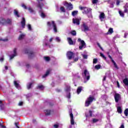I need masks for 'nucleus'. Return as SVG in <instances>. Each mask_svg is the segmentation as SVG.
<instances>
[{"label": "nucleus", "mask_w": 128, "mask_h": 128, "mask_svg": "<svg viewBox=\"0 0 128 128\" xmlns=\"http://www.w3.org/2000/svg\"><path fill=\"white\" fill-rule=\"evenodd\" d=\"M68 42L69 44L70 45H72L74 44V41L72 40V38H67Z\"/></svg>", "instance_id": "4be33fe9"}, {"label": "nucleus", "mask_w": 128, "mask_h": 128, "mask_svg": "<svg viewBox=\"0 0 128 128\" xmlns=\"http://www.w3.org/2000/svg\"><path fill=\"white\" fill-rule=\"evenodd\" d=\"M82 76L84 78V82H88L90 78V72L88 70L85 69L82 72Z\"/></svg>", "instance_id": "f257e3e1"}, {"label": "nucleus", "mask_w": 128, "mask_h": 128, "mask_svg": "<svg viewBox=\"0 0 128 128\" xmlns=\"http://www.w3.org/2000/svg\"><path fill=\"white\" fill-rule=\"evenodd\" d=\"M70 124L72 126L74 124V114H72V111L71 110L70 111Z\"/></svg>", "instance_id": "9b49d317"}, {"label": "nucleus", "mask_w": 128, "mask_h": 128, "mask_svg": "<svg viewBox=\"0 0 128 128\" xmlns=\"http://www.w3.org/2000/svg\"><path fill=\"white\" fill-rule=\"evenodd\" d=\"M66 56L68 60H72V58H74V53L68 51L67 52Z\"/></svg>", "instance_id": "9d476101"}, {"label": "nucleus", "mask_w": 128, "mask_h": 128, "mask_svg": "<svg viewBox=\"0 0 128 128\" xmlns=\"http://www.w3.org/2000/svg\"><path fill=\"white\" fill-rule=\"evenodd\" d=\"M94 68H95L96 70H100V68H102V66L100 64H98V65H96Z\"/></svg>", "instance_id": "72a5a7b5"}, {"label": "nucleus", "mask_w": 128, "mask_h": 128, "mask_svg": "<svg viewBox=\"0 0 128 128\" xmlns=\"http://www.w3.org/2000/svg\"><path fill=\"white\" fill-rule=\"evenodd\" d=\"M119 128H124V123H122Z\"/></svg>", "instance_id": "603ef678"}, {"label": "nucleus", "mask_w": 128, "mask_h": 128, "mask_svg": "<svg viewBox=\"0 0 128 128\" xmlns=\"http://www.w3.org/2000/svg\"><path fill=\"white\" fill-rule=\"evenodd\" d=\"M56 92H62V90L60 89L57 88L56 89Z\"/></svg>", "instance_id": "13d9d810"}, {"label": "nucleus", "mask_w": 128, "mask_h": 128, "mask_svg": "<svg viewBox=\"0 0 128 128\" xmlns=\"http://www.w3.org/2000/svg\"><path fill=\"white\" fill-rule=\"evenodd\" d=\"M72 22L74 24H77V26H80V19L78 18H73Z\"/></svg>", "instance_id": "dca6fc26"}, {"label": "nucleus", "mask_w": 128, "mask_h": 128, "mask_svg": "<svg viewBox=\"0 0 128 128\" xmlns=\"http://www.w3.org/2000/svg\"><path fill=\"white\" fill-rule=\"evenodd\" d=\"M80 10L83 14H90L88 18H92V9L86 7H81Z\"/></svg>", "instance_id": "20e7f679"}, {"label": "nucleus", "mask_w": 128, "mask_h": 128, "mask_svg": "<svg viewBox=\"0 0 128 128\" xmlns=\"http://www.w3.org/2000/svg\"><path fill=\"white\" fill-rule=\"evenodd\" d=\"M104 16H105L104 13L100 12L99 18L101 22H102V20H104Z\"/></svg>", "instance_id": "412c9836"}, {"label": "nucleus", "mask_w": 128, "mask_h": 128, "mask_svg": "<svg viewBox=\"0 0 128 128\" xmlns=\"http://www.w3.org/2000/svg\"><path fill=\"white\" fill-rule=\"evenodd\" d=\"M124 12H128V3H126L124 6Z\"/></svg>", "instance_id": "5701e85b"}, {"label": "nucleus", "mask_w": 128, "mask_h": 128, "mask_svg": "<svg viewBox=\"0 0 128 128\" xmlns=\"http://www.w3.org/2000/svg\"><path fill=\"white\" fill-rule=\"evenodd\" d=\"M16 48H14V54H13L10 57V60H12L14 56H17V54H16Z\"/></svg>", "instance_id": "a211bd4d"}, {"label": "nucleus", "mask_w": 128, "mask_h": 128, "mask_svg": "<svg viewBox=\"0 0 128 128\" xmlns=\"http://www.w3.org/2000/svg\"><path fill=\"white\" fill-rule=\"evenodd\" d=\"M76 92L78 94H80V86L78 87V88L77 89Z\"/></svg>", "instance_id": "e433bc0d"}, {"label": "nucleus", "mask_w": 128, "mask_h": 128, "mask_svg": "<svg viewBox=\"0 0 128 128\" xmlns=\"http://www.w3.org/2000/svg\"><path fill=\"white\" fill-rule=\"evenodd\" d=\"M24 52L28 54L29 58H32L36 56V53L34 52V51L30 50V49H26Z\"/></svg>", "instance_id": "0eeeda50"}, {"label": "nucleus", "mask_w": 128, "mask_h": 128, "mask_svg": "<svg viewBox=\"0 0 128 128\" xmlns=\"http://www.w3.org/2000/svg\"><path fill=\"white\" fill-rule=\"evenodd\" d=\"M22 27V28H26V18H22V20L20 22Z\"/></svg>", "instance_id": "f3484780"}, {"label": "nucleus", "mask_w": 128, "mask_h": 128, "mask_svg": "<svg viewBox=\"0 0 128 128\" xmlns=\"http://www.w3.org/2000/svg\"><path fill=\"white\" fill-rule=\"evenodd\" d=\"M98 2V0H92V3L94 4H96Z\"/></svg>", "instance_id": "5fc2aeb1"}, {"label": "nucleus", "mask_w": 128, "mask_h": 128, "mask_svg": "<svg viewBox=\"0 0 128 128\" xmlns=\"http://www.w3.org/2000/svg\"><path fill=\"white\" fill-rule=\"evenodd\" d=\"M97 45L100 48V50H104V49H102V46H100V43L98 42Z\"/></svg>", "instance_id": "a18cd8bd"}, {"label": "nucleus", "mask_w": 128, "mask_h": 128, "mask_svg": "<svg viewBox=\"0 0 128 128\" xmlns=\"http://www.w3.org/2000/svg\"><path fill=\"white\" fill-rule=\"evenodd\" d=\"M70 33L73 36H76V30H72V31L70 32Z\"/></svg>", "instance_id": "c756f323"}, {"label": "nucleus", "mask_w": 128, "mask_h": 128, "mask_svg": "<svg viewBox=\"0 0 128 128\" xmlns=\"http://www.w3.org/2000/svg\"><path fill=\"white\" fill-rule=\"evenodd\" d=\"M50 74V70H48L46 72V74L42 76V78H46Z\"/></svg>", "instance_id": "6ab92c4d"}, {"label": "nucleus", "mask_w": 128, "mask_h": 128, "mask_svg": "<svg viewBox=\"0 0 128 128\" xmlns=\"http://www.w3.org/2000/svg\"><path fill=\"white\" fill-rule=\"evenodd\" d=\"M64 90L66 92H70V86L68 85H66Z\"/></svg>", "instance_id": "aec40b11"}, {"label": "nucleus", "mask_w": 128, "mask_h": 128, "mask_svg": "<svg viewBox=\"0 0 128 128\" xmlns=\"http://www.w3.org/2000/svg\"><path fill=\"white\" fill-rule=\"evenodd\" d=\"M14 86L16 88H20V84L18 83V82L16 80L14 82Z\"/></svg>", "instance_id": "393cba45"}, {"label": "nucleus", "mask_w": 128, "mask_h": 128, "mask_svg": "<svg viewBox=\"0 0 128 128\" xmlns=\"http://www.w3.org/2000/svg\"><path fill=\"white\" fill-rule=\"evenodd\" d=\"M119 14L120 16H122V18H124V14L120 10H119Z\"/></svg>", "instance_id": "4c0bfd02"}, {"label": "nucleus", "mask_w": 128, "mask_h": 128, "mask_svg": "<svg viewBox=\"0 0 128 128\" xmlns=\"http://www.w3.org/2000/svg\"><path fill=\"white\" fill-rule=\"evenodd\" d=\"M100 56H102V58H103L104 60H106V56H104V55L102 53H100Z\"/></svg>", "instance_id": "c03bdc74"}, {"label": "nucleus", "mask_w": 128, "mask_h": 128, "mask_svg": "<svg viewBox=\"0 0 128 128\" xmlns=\"http://www.w3.org/2000/svg\"><path fill=\"white\" fill-rule=\"evenodd\" d=\"M28 28L29 30H32V26L30 25V24H28Z\"/></svg>", "instance_id": "79ce46f5"}, {"label": "nucleus", "mask_w": 128, "mask_h": 128, "mask_svg": "<svg viewBox=\"0 0 128 128\" xmlns=\"http://www.w3.org/2000/svg\"><path fill=\"white\" fill-rule=\"evenodd\" d=\"M117 110L118 114H122V108H120V106H118L117 108Z\"/></svg>", "instance_id": "473e14b6"}, {"label": "nucleus", "mask_w": 128, "mask_h": 128, "mask_svg": "<svg viewBox=\"0 0 128 128\" xmlns=\"http://www.w3.org/2000/svg\"><path fill=\"white\" fill-rule=\"evenodd\" d=\"M93 122H98V120L94 118L92 120Z\"/></svg>", "instance_id": "6e6d98bb"}, {"label": "nucleus", "mask_w": 128, "mask_h": 128, "mask_svg": "<svg viewBox=\"0 0 128 128\" xmlns=\"http://www.w3.org/2000/svg\"><path fill=\"white\" fill-rule=\"evenodd\" d=\"M38 4H37L36 7L38 8H40V12H41V16L42 18H46V14H44V12H42V6H44V3L42 2H40L39 0H38Z\"/></svg>", "instance_id": "39448f33"}, {"label": "nucleus", "mask_w": 128, "mask_h": 128, "mask_svg": "<svg viewBox=\"0 0 128 128\" xmlns=\"http://www.w3.org/2000/svg\"><path fill=\"white\" fill-rule=\"evenodd\" d=\"M56 40L58 42H60V37L57 36L56 38Z\"/></svg>", "instance_id": "ea45409f"}, {"label": "nucleus", "mask_w": 128, "mask_h": 128, "mask_svg": "<svg viewBox=\"0 0 128 128\" xmlns=\"http://www.w3.org/2000/svg\"><path fill=\"white\" fill-rule=\"evenodd\" d=\"M66 98L68 99L70 98V92H68V94L66 96Z\"/></svg>", "instance_id": "3c124183"}, {"label": "nucleus", "mask_w": 128, "mask_h": 128, "mask_svg": "<svg viewBox=\"0 0 128 128\" xmlns=\"http://www.w3.org/2000/svg\"><path fill=\"white\" fill-rule=\"evenodd\" d=\"M54 128H58V124H56L54 126Z\"/></svg>", "instance_id": "bf43d9fd"}, {"label": "nucleus", "mask_w": 128, "mask_h": 128, "mask_svg": "<svg viewBox=\"0 0 128 128\" xmlns=\"http://www.w3.org/2000/svg\"><path fill=\"white\" fill-rule=\"evenodd\" d=\"M108 58L111 60L112 62L114 68H116V70H118V65L116 64V63L112 60V56L110 55H108Z\"/></svg>", "instance_id": "4468645a"}, {"label": "nucleus", "mask_w": 128, "mask_h": 128, "mask_svg": "<svg viewBox=\"0 0 128 128\" xmlns=\"http://www.w3.org/2000/svg\"><path fill=\"white\" fill-rule=\"evenodd\" d=\"M52 40H54V38H52L50 39L49 41L50 42H52Z\"/></svg>", "instance_id": "0e129e2a"}, {"label": "nucleus", "mask_w": 128, "mask_h": 128, "mask_svg": "<svg viewBox=\"0 0 128 128\" xmlns=\"http://www.w3.org/2000/svg\"><path fill=\"white\" fill-rule=\"evenodd\" d=\"M48 106H54V104L50 102H48Z\"/></svg>", "instance_id": "09e8293b"}, {"label": "nucleus", "mask_w": 128, "mask_h": 128, "mask_svg": "<svg viewBox=\"0 0 128 128\" xmlns=\"http://www.w3.org/2000/svg\"><path fill=\"white\" fill-rule=\"evenodd\" d=\"M3 106H4V104H2V101L0 100V108H2Z\"/></svg>", "instance_id": "864d4df0"}, {"label": "nucleus", "mask_w": 128, "mask_h": 128, "mask_svg": "<svg viewBox=\"0 0 128 128\" xmlns=\"http://www.w3.org/2000/svg\"><path fill=\"white\" fill-rule=\"evenodd\" d=\"M14 124L17 128H20V126H18V122H16L14 123Z\"/></svg>", "instance_id": "49530a36"}, {"label": "nucleus", "mask_w": 128, "mask_h": 128, "mask_svg": "<svg viewBox=\"0 0 128 128\" xmlns=\"http://www.w3.org/2000/svg\"><path fill=\"white\" fill-rule=\"evenodd\" d=\"M60 10L61 12H66V9H64V7L61 6L60 8Z\"/></svg>", "instance_id": "f704fd0d"}, {"label": "nucleus", "mask_w": 128, "mask_h": 128, "mask_svg": "<svg viewBox=\"0 0 128 128\" xmlns=\"http://www.w3.org/2000/svg\"><path fill=\"white\" fill-rule=\"evenodd\" d=\"M44 59L46 62H50V58L48 56H44Z\"/></svg>", "instance_id": "7c9ffc66"}, {"label": "nucleus", "mask_w": 128, "mask_h": 128, "mask_svg": "<svg viewBox=\"0 0 128 128\" xmlns=\"http://www.w3.org/2000/svg\"><path fill=\"white\" fill-rule=\"evenodd\" d=\"M120 0H117L116 3V5L118 6V4H120Z\"/></svg>", "instance_id": "052dcab7"}, {"label": "nucleus", "mask_w": 128, "mask_h": 128, "mask_svg": "<svg viewBox=\"0 0 128 128\" xmlns=\"http://www.w3.org/2000/svg\"><path fill=\"white\" fill-rule=\"evenodd\" d=\"M64 6L66 7V10H72L74 8V6L70 2L68 3L67 2H65L64 4Z\"/></svg>", "instance_id": "6e6552de"}, {"label": "nucleus", "mask_w": 128, "mask_h": 128, "mask_svg": "<svg viewBox=\"0 0 128 128\" xmlns=\"http://www.w3.org/2000/svg\"><path fill=\"white\" fill-rule=\"evenodd\" d=\"M112 32H114V30L112 29V28H110L108 30L107 34H112Z\"/></svg>", "instance_id": "cd10ccee"}, {"label": "nucleus", "mask_w": 128, "mask_h": 128, "mask_svg": "<svg viewBox=\"0 0 128 128\" xmlns=\"http://www.w3.org/2000/svg\"><path fill=\"white\" fill-rule=\"evenodd\" d=\"M94 100H96V98L94 96H90L89 97L87 98V100L86 101L85 106H88L91 103L94 102Z\"/></svg>", "instance_id": "423d86ee"}, {"label": "nucleus", "mask_w": 128, "mask_h": 128, "mask_svg": "<svg viewBox=\"0 0 128 128\" xmlns=\"http://www.w3.org/2000/svg\"><path fill=\"white\" fill-rule=\"evenodd\" d=\"M14 14L16 16L17 18H20V14H18V12L16 10H14Z\"/></svg>", "instance_id": "bb28decb"}, {"label": "nucleus", "mask_w": 128, "mask_h": 128, "mask_svg": "<svg viewBox=\"0 0 128 128\" xmlns=\"http://www.w3.org/2000/svg\"><path fill=\"white\" fill-rule=\"evenodd\" d=\"M2 128H6V127L4 126L2 124L0 126Z\"/></svg>", "instance_id": "e2e57ef3"}, {"label": "nucleus", "mask_w": 128, "mask_h": 128, "mask_svg": "<svg viewBox=\"0 0 128 128\" xmlns=\"http://www.w3.org/2000/svg\"><path fill=\"white\" fill-rule=\"evenodd\" d=\"M12 19L7 18L6 20L3 17H0V24L1 26H6V24H9L12 26Z\"/></svg>", "instance_id": "f03ea898"}, {"label": "nucleus", "mask_w": 128, "mask_h": 128, "mask_svg": "<svg viewBox=\"0 0 128 128\" xmlns=\"http://www.w3.org/2000/svg\"><path fill=\"white\" fill-rule=\"evenodd\" d=\"M24 38V34H21L19 37H18V40H22Z\"/></svg>", "instance_id": "c85d7f7f"}, {"label": "nucleus", "mask_w": 128, "mask_h": 128, "mask_svg": "<svg viewBox=\"0 0 128 128\" xmlns=\"http://www.w3.org/2000/svg\"><path fill=\"white\" fill-rule=\"evenodd\" d=\"M117 86H118V88H120V83L118 81H117Z\"/></svg>", "instance_id": "774afa93"}, {"label": "nucleus", "mask_w": 128, "mask_h": 128, "mask_svg": "<svg viewBox=\"0 0 128 128\" xmlns=\"http://www.w3.org/2000/svg\"><path fill=\"white\" fill-rule=\"evenodd\" d=\"M22 104H23V102H20L18 104V106H22Z\"/></svg>", "instance_id": "69168bd1"}, {"label": "nucleus", "mask_w": 128, "mask_h": 128, "mask_svg": "<svg viewBox=\"0 0 128 128\" xmlns=\"http://www.w3.org/2000/svg\"><path fill=\"white\" fill-rule=\"evenodd\" d=\"M78 14V10H74L72 12V16H76V14Z\"/></svg>", "instance_id": "a878e982"}, {"label": "nucleus", "mask_w": 128, "mask_h": 128, "mask_svg": "<svg viewBox=\"0 0 128 128\" xmlns=\"http://www.w3.org/2000/svg\"><path fill=\"white\" fill-rule=\"evenodd\" d=\"M28 10H29L30 12H34V10L30 7L28 8Z\"/></svg>", "instance_id": "a19ab883"}, {"label": "nucleus", "mask_w": 128, "mask_h": 128, "mask_svg": "<svg viewBox=\"0 0 128 128\" xmlns=\"http://www.w3.org/2000/svg\"><path fill=\"white\" fill-rule=\"evenodd\" d=\"M44 112L46 116H50L52 114V113H54V110L46 109L44 110Z\"/></svg>", "instance_id": "f8f14e48"}, {"label": "nucleus", "mask_w": 128, "mask_h": 128, "mask_svg": "<svg viewBox=\"0 0 128 128\" xmlns=\"http://www.w3.org/2000/svg\"><path fill=\"white\" fill-rule=\"evenodd\" d=\"M52 24L53 26L54 30V32H58V29L56 28V22H54V21H52V22H47V26H48V30H50L52 28Z\"/></svg>", "instance_id": "7ed1b4c3"}, {"label": "nucleus", "mask_w": 128, "mask_h": 128, "mask_svg": "<svg viewBox=\"0 0 128 128\" xmlns=\"http://www.w3.org/2000/svg\"><path fill=\"white\" fill-rule=\"evenodd\" d=\"M78 58H76L74 59V62H78Z\"/></svg>", "instance_id": "680f3d73"}, {"label": "nucleus", "mask_w": 128, "mask_h": 128, "mask_svg": "<svg viewBox=\"0 0 128 128\" xmlns=\"http://www.w3.org/2000/svg\"><path fill=\"white\" fill-rule=\"evenodd\" d=\"M32 82L29 83L28 84L27 86L28 90H30V88H32Z\"/></svg>", "instance_id": "2f4dec72"}, {"label": "nucleus", "mask_w": 128, "mask_h": 128, "mask_svg": "<svg viewBox=\"0 0 128 128\" xmlns=\"http://www.w3.org/2000/svg\"><path fill=\"white\" fill-rule=\"evenodd\" d=\"M86 48V42L84 40H80V50H82V48Z\"/></svg>", "instance_id": "2eb2a0df"}, {"label": "nucleus", "mask_w": 128, "mask_h": 128, "mask_svg": "<svg viewBox=\"0 0 128 128\" xmlns=\"http://www.w3.org/2000/svg\"><path fill=\"white\" fill-rule=\"evenodd\" d=\"M0 40L2 42H8V39L0 38Z\"/></svg>", "instance_id": "8fccbe9b"}, {"label": "nucleus", "mask_w": 128, "mask_h": 128, "mask_svg": "<svg viewBox=\"0 0 128 128\" xmlns=\"http://www.w3.org/2000/svg\"><path fill=\"white\" fill-rule=\"evenodd\" d=\"M0 62H4V58H0Z\"/></svg>", "instance_id": "338daca9"}, {"label": "nucleus", "mask_w": 128, "mask_h": 128, "mask_svg": "<svg viewBox=\"0 0 128 128\" xmlns=\"http://www.w3.org/2000/svg\"><path fill=\"white\" fill-rule=\"evenodd\" d=\"M124 114L126 116H128V108H126L124 112Z\"/></svg>", "instance_id": "c9c22d12"}, {"label": "nucleus", "mask_w": 128, "mask_h": 128, "mask_svg": "<svg viewBox=\"0 0 128 128\" xmlns=\"http://www.w3.org/2000/svg\"><path fill=\"white\" fill-rule=\"evenodd\" d=\"M82 32H90V28L88 26V24L86 23H84L82 26Z\"/></svg>", "instance_id": "1a4fd4ad"}, {"label": "nucleus", "mask_w": 128, "mask_h": 128, "mask_svg": "<svg viewBox=\"0 0 128 128\" xmlns=\"http://www.w3.org/2000/svg\"><path fill=\"white\" fill-rule=\"evenodd\" d=\"M22 8H24V10H28V7H26V4H22Z\"/></svg>", "instance_id": "37998d69"}, {"label": "nucleus", "mask_w": 128, "mask_h": 128, "mask_svg": "<svg viewBox=\"0 0 128 128\" xmlns=\"http://www.w3.org/2000/svg\"><path fill=\"white\" fill-rule=\"evenodd\" d=\"M44 86L43 85H39L37 86L38 90H44Z\"/></svg>", "instance_id": "b1692460"}, {"label": "nucleus", "mask_w": 128, "mask_h": 128, "mask_svg": "<svg viewBox=\"0 0 128 128\" xmlns=\"http://www.w3.org/2000/svg\"><path fill=\"white\" fill-rule=\"evenodd\" d=\"M98 62V59L94 58L93 60V64H96Z\"/></svg>", "instance_id": "de8ad7c7"}, {"label": "nucleus", "mask_w": 128, "mask_h": 128, "mask_svg": "<svg viewBox=\"0 0 128 128\" xmlns=\"http://www.w3.org/2000/svg\"><path fill=\"white\" fill-rule=\"evenodd\" d=\"M114 100L116 102H118V100H120V94L116 93L114 96Z\"/></svg>", "instance_id": "ddd939ff"}, {"label": "nucleus", "mask_w": 128, "mask_h": 128, "mask_svg": "<svg viewBox=\"0 0 128 128\" xmlns=\"http://www.w3.org/2000/svg\"><path fill=\"white\" fill-rule=\"evenodd\" d=\"M92 110H89L90 116H92Z\"/></svg>", "instance_id": "4d7b16f0"}, {"label": "nucleus", "mask_w": 128, "mask_h": 128, "mask_svg": "<svg viewBox=\"0 0 128 128\" xmlns=\"http://www.w3.org/2000/svg\"><path fill=\"white\" fill-rule=\"evenodd\" d=\"M82 56L83 58H84L85 60H86L88 58L87 54H82Z\"/></svg>", "instance_id": "58836bf2"}]
</instances>
